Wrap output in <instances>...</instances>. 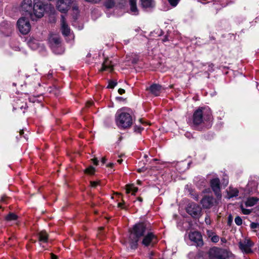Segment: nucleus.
<instances>
[{
  "instance_id": "obj_15",
  "label": "nucleus",
  "mask_w": 259,
  "mask_h": 259,
  "mask_svg": "<svg viewBox=\"0 0 259 259\" xmlns=\"http://www.w3.org/2000/svg\"><path fill=\"white\" fill-rule=\"evenodd\" d=\"M61 30L63 35L67 36L70 33V28L66 23L65 18L64 15H61Z\"/></svg>"
},
{
  "instance_id": "obj_43",
  "label": "nucleus",
  "mask_w": 259,
  "mask_h": 259,
  "mask_svg": "<svg viewBox=\"0 0 259 259\" xmlns=\"http://www.w3.org/2000/svg\"><path fill=\"white\" fill-rule=\"evenodd\" d=\"M113 165V163H110L109 164H108L107 165V166H109V167H112Z\"/></svg>"
},
{
  "instance_id": "obj_7",
  "label": "nucleus",
  "mask_w": 259,
  "mask_h": 259,
  "mask_svg": "<svg viewBox=\"0 0 259 259\" xmlns=\"http://www.w3.org/2000/svg\"><path fill=\"white\" fill-rule=\"evenodd\" d=\"M143 237L142 243L145 246H153L157 242L156 236L149 231Z\"/></svg>"
},
{
  "instance_id": "obj_46",
  "label": "nucleus",
  "mask_w": 259,
  "mask_h": 259,
  "mask_svg": "<svg viewBox=\"0 0 259 259\" xmlns=\"http://www.w3.org/2000/svg\"><path fill=\"white\" fill-rule=\"evenodd\" d=\"M138 200L139 201H140V202H142V201H143L142 198H141V197H139V198H138Z\"/></svg>"
},
{
  "instance_id": "obj_28",
  "label": "nucleus",
  "mask_w": 259,
  "mask_h": 259,
  "mask_svg": "<svg viewBox=\"0 0 259 259\" xmlns=\"http://www.w3.org/2000/svg\"><path fill=\"white\" fill-rule=\"evenodd\" d=\"M117 83L116 81L110 80L107 88L113 89L116 85Z\"/></svg>"
},
{
  "instance_id": "obj_34",
  "label": "nucleus",
  "mask_w": 259,
  "mask_h": 259,
  "mask_svg": "<svg viewBox=\"0 0 259 259\" xmlns=\"http://www.w3.org/2000/svg\"><path fill=\"white\" fill-rule=\"evenodd\" d=\"M233 218L231 215H230L228 217V224L231 225L232 222Z\"/></svg>"
},
{
  "instance_id": "obj_39",
  "label": "nucleus",
  "mask_w": 259,
  "mask_h": 259,
  "mask_svg": "<svg viewBox=\"0 0 259 259\" xmlns=\"http://www.w3.org/2000/svg\"><path fill=\"white\" fill-rule=\"evenodd\" d=\"M51 259H57L58 257L54 254L51 253Z\"/></svg>"
},
{
  "instance_id": "obj_29",
  "label": "nucleus",
  "mask_w": 259,
  "mask_h": 259,
  "mask_svg": "<svg viewBox=\"0 0 259 259\" xmlns=\"http://www.w3.org/2000/svg\"><path fill=\"white\" fill-rule=\"evenodd\" d=\"M235 222L236 225L239 226L241 225L242 223V219L239 217H237L235 219Z\"/></svg>"
},
{
  "instance_id": "obj_44",
  "label": "nucleus",
  "mask_w": 259,
  "mask_h": 259,
  "mask_svg": "<svg viewBox=\"0 0 259 259\" xmlns=\"http://www.w3.org/2000/svg\"><path fill=\"white\" fill-rule=\"evenodd\" d=\"M87 104H88V106H91L92 104V102H88L87 103Z\"/></svg>"
},
{
  "instance_id": "obj_16",
  "label": "nucleus",
  "mask_w": 259,
  "mask_h": 259,
  "mask_svg": "<svg viewBox=\"0 0 259 259\" xmlns=\"http://www.w3.org/2000/svg\"><path fill=\"white\" fill-rule=\"evenodd\" d=\"M114 65L112 63L111 61L108 59H106L102 64V67L100 71H112L113 70Z\"/></svg>"
},
{
  "instance_id": "obj_37",
  "label": "nucleus",
  "mask_w": 259,
  "mask_h": 259,
  "mask_svg": "<svg viewBox=\"0 0 259 259\" xmlns=\"http://www.w3.org/2000/svg\"><path fill=\"white\" fill-rule=\"evenodd\" d=\"M98 184L97 182H91V185L92 187H96Z\"/></svg>"
},
{
  "instance_id": "obj_40",
  "label": "nucleus",
  "mask_w": 259,
  "mask_h": 259,
  "mask_svg": "<svg viewBox=\"0 0 259 259\" xmlns=\"http://www.w3.org/2000/svg\"><path fill=\"white\" fill-rule=\"evenodd\" d=\"M94 163L95 164V165H97L98 164V161L97 160V158H94L92 159Z\"/></svg>"
},
{
  "instance_id": "obj_22",
  "label": "nucleus",
  "mask_w": 259,
  "mask_h": 259,
  "mask_svg": "<svg viewBox=\"0 0 259 259\" xmlns=\"http://www.w3.org/2000/svg\"><path fill=\"white\" fill-rule=\"evenodd\" d=\"M39 241L47 242L48 240V235L45 231H41L38 233Z\"/></svg>"
},
{
  "instance_id": "obj_12",
  "label": "nucleus",
  "mask_w": 259,
  "mask_h": 259,
  "mask_svg": "<svg viewBox=\"0 0 259 259\" xmlns=\"http://www.w3.org/2000/svg\"><path fill=\"white\" fill-rule=\"evenodd\" d=\"M189 239L194 242L197 246H202L203 244L201 235L197 231L192 232L189 235Z\"/></svg>"
},
{
  "instance_id": "obj_26",
  "label": "nucleus",
  "mask_w": 259,
  "mask_h": 259,
  "mask_svg": "<svg viewBox=\"0 0 259 259\" xmlns=\"http://www.w3.org/2000/svg\"><path fill=\"white\" fill-rule=\"evenodd\" d=\"M115 5L114 0H106L105 2V6L107 8H111Z\"/></svg>"
},
{
  "instance_id": "obj_10",
  "label": "nucleus",
  "mask_w": 259,
  "mask_h": 259,
  "mask_svg": "<svg viewBox=\"0 0 259 259\" xmlns=\"http://www.w3.org/2000/svg\"><path fill=\"white\" fill-rule=\"evenodd\" d=\"M210 187L214 192L216 197L219 200H221L222 198V194L220 188V181L218 178L212 179L210 182Z\"/></svg>"
},
{
  "instance_id": "obj_2",
  "label": "nucleus",
  "mask_w": 259,
  "mask_h": 259,
  "mask_svg": "<svg viewBox=\"0 0 259 259\" xmlns=\"http://www.w3.org/2000/svg\"><path fill=\"white\" fill-rule=\"evenodd\" d=\"M211 114L209 108L200 107L193 114V122L199 125L204 120H209L211 118Z\"/></svg>"
},
{
  "instance_id": "obj_20",
  "label": "nucleus",
  "mask_w": 259,
  "mask_h": 259,
  "mask_svg": "<svg viewBox=\"0 0 259 259\" xmlns=\"http://www.w3.org/2000/svg\"><path fill=\"white\" fill-rule=\"evenodd\" d=\"M130 10L134 15L138 14V10L137 7L136 0H130Z\"/></svg>"
},
{
  "instance_id": "obj_4",
  "label": "nucleus",
  "mask_w": 259,
  "mask_h": 259,
  "mask_svg": "<svg viewBox=\"0 0 259 259\" xmlns=\"http://www.w3.org/2000/svg\"><path fill=\"white\" fill-rule=\"evenodd\" d=\"M48 5L44 4L41 2H35L33 7V13L30 14L31 19L35 20V18L42 17Z\"/></svg>"
},
{
  "instance_id": "obj_31",
  "label": "nucleus",
  "mask_w": 259,
  "mask_h": 259,
  "mask_svg": "<svg viewBox=\"0 0 259 259\" xmlns=\"http://www.w3.org/2000/svg\"><path fill=\"white\" fill-rule=\"evenodd\" d=\"M211 240L213 242H218L219 240V237L217 235H213V236H212V237L211 238Z\"/></svg>"
},
{
  "instance_id": "obj_53",
  "label": "nucleus",
  "mask_w": 259,
  "mask_h": 259,
  "mask_svg": "<svg viewBox=\"0 0 259 259\" xmlns=\"http://www.w3.org/2000/svg\"><path fill=\"white\" fill-rule=\"evenodd\" d=\"M144 157H145V158H146V157H147V156L146 155H145Z\"/></svg>"
},
{
  "instance_id": "obj_25",
  "label": "nucleus",
  "mask_w": 259,
  "mask_h": 259,
  "mask_svg": "<svg viewBox=\"0 0 259 259\" xmlns=\"http://www.w3.org/2000/svg\"><path fill=\"white\" fill-rule=\"evenodd\" d=\"M50 41L56 45H58L61 42L60 37L57 36H52L50 39Z\"/></svg>"
},
{
  "instance_id": "obj_9",
  "label": "nucleus",
  "mask_w": 259,
  "mask_h": 259,
  "mask_svg": "<svg viewBox=\"0 0 259 259\" xmlns=\"http://www.w3.org/2000/svg\"><path fill=\"white\" fill-rule=\"evenodd\" d=\"M187 212L193 218H198L201 213V208L199 205L192 203L188 205Z\"/></svg>"
},
{
  "instance_id": "obj_11",
  "label": "nucleus",
  "mask_w": 259,
  "mask_h": 259,
  "mask_svg": "<svg viewBox=\"0 0 259 259\" xmlns=\"http://www.w3.org/2000/svg\"><path fill=\"white\" fill-rule=\"evenodd\" d=\"M220 200L217 197L215 199L211 196H205L201 200V203L204 208H210L214 204H218Z\"/></svg>"
},
{
  "instance_id": "obj_27",
  "label": "nucleus",
  "mask_w": 259,
  "mask_h": 259,
  "mask_svg": "<svg viewBox=\"0 0 259 259\" xmlns=\"http://www.w3.org/2000/svg\"><path fill=\"white\" fill-rule=\"evenodd\" d=\"M95 169L93 166H90L85 170V172L88 174L92 175L94 173Z\"/></svg>"
},
{
  "instance_id": "obj_17",
  "label": "nucleus",
  "mask_w": 259,
  "mask_h": 259,
  "mask_svg": "<svg viewBox=\"0 0 259 259\" xmlns=\"http://www.w3.org/2000/svg\"><path fill=\"white\" fill-rule=\"evenodd\" d=\"M149 90L150 92L155 96H159L161 92V86L157 84L151 85Z\"/></svg>"
},
{
  "instance_id": "obj_36",
  "label": "nucleus",
  "mask_w": 259,
  "mask_h": 259,
  "mask_svg": "<svg viewBox=\"0 0 259 259\" xmlns=\"http://www.w3.org/2000/svg\"><path fill=\"white\" fill-rule=\"evenodd\" d=\"M257 226H258V224L256 223H252L250 224V227L252 229H255L257 227Z\"/></svg>"
},
{
  "instance_id": "obj_24",
  "label": "nucleus",
  "mask_w": 259,
  "mask_h": 259,
  "mask_svg": "<svg viewBox=\"0 0 259 259\" xmlns=\"http://www.w3.org/2000/svg\"><path fill=\"white\" fill-rule=\"evenodd\" d=\"M17 216L14 213H10L6 217V220L7 221H11L16 220Z\"/></svg>"
},
{
  "instance_id": "obj_19",
  "label": "nucleus",
  "mask_w": 259,
  "mask_h": 259,
  "mask_svg": "<svg viewBox=\"0 0 259 259\" xmlns=\"http://www.w3.org/2000/svg\"><path fill=\"white\" fill-rule=\"evenodd\" d=\"M259 200L257 197H251L247 198L245 202V205L247 207H251L254 205Z\"/></svg>"
},
{
  "instance_id": "obj_50",
  "label": "nucleus",
  "mask_w": 259,
  "mask_h": 259,
  "mask_svg": "<svg viewBox=\"0 0 259 259\" xmlns=\"http://www.w3.org/2000/svg\"><path fill=\"white\" fill-rule=\"evenodd\" d=\"M122 205V203H118V206H119V207H121V206Z\"/></svg>"
},
{
  "instance_id": "obj_45",
  "label": "nucleus",
  "mask_w": 259,
  "mask_h": 259,
  "mask_svg": "<svg viewBox=\"0 0 259 259\" xmlns=\"http://www.w3.org/2000/svg\"><path fill=\"white\" fill-rule=\"evenodd\" d=\"M122 159H118V160H117V162H118L119 163H121L122 162Z\"/></svg>"
},
{
  "instance_id": "obj_32",
  "label": "nucleus",
  "mask_w": 259,
  "mask_h": 259,
  "mask_svg": "<svg viewBox=\"0 0 259 259\" xmlns=\"http://www.w3.org/2000/svg\"><path fill=\"white\" fill-rule=\"evenodd\" d=\"M242 211L244 214H249L251 211L249 209L243 208L242 206H241Z\"/></svg>"
},
{
  "instance_id": "obj_41",
  "label": "nucleus",
  "mask_w": 259,
  "mask_h": 259,
  "mask_svg": "<svg viewBox=\"0 0 259 259\" xmlns=\"http://www.w3.org/2000/svg\"><path fill=\"white\" fill-rule=\"evenodd\" d=\"M85 1L87 2H93V3H97L99 2L98 0H85Z\"/></svg>"
},
{
  "instance_id": "obj_33",
  "label": "nucleus",
  "mask_w": 259,
  "mask_h": 259,
  "mask_svg": "<svg viewBox=\"0 0 259 259\" xmlns=\"http://www.w3.org/2000/svg\"><path fill=\"white\" fill-rule=\"evenodd\" d=\"M207 235L209 237H212V236H213V232L210 230H207Z\"/></svg>"
},
{
  "instance_id": "obj_14",
  "label": "nucleus",
  "mask_w": 259,
  "mask_h": 259,
  "mask_svg": "<svg viewBox=\"0 0 259 259\" xmlns=\"http://www.w3.org/2000/svg\"><path fill=\"white\" fill-rule=\"evenodd\" d=\"M32 4L31 0H23L21 4L22 10L28 12L29 14H31L30 12L32 10Z\"/></svg>"
},
{
  "instance_id": "obj_48",
  "label": "nucleus",
  "mask_w": 259,
  "mask_h": 259,
  "mask_svg": "<svg viewBox=\"0 0 259 259\" xmlns=\"http://www.w3.org/2000/svg\"><path fill=\"white\" fill-rule=\"evenodd\" d=\"M139 121H140L141 123H143V119H142L140 118V119H139Z\"/></svg>"
},
{
  "instance_id": "obj_51",
  "label": "nucleus",
  "mask_w": 259,
  "mask_h": 259,
  "mask_svg": "<svg viewBox=\"0 0 259 259\" xmlns=\"http://www.w3.org/2000/svg\"><path fill=\"white\" fill-rule=\"evenodd\" d=\"M1 200H2V201H4V197H2V198Z\"/></svg>"
},
{
  "instance_id": "obj_8",
  "label": "nucleus",
  "mask_w": 259,
  "mask_h": 259,
  "mask_svg": "<svg viewBox=\"0 0 259 259\" xmlns=\"http://www.w3.org/2000/svg\"><path fill=\"white\" fill-rule=\"evenodd\" d=\"M73 0H57L56 8L61 13H66L71 8Z\"/></svg>"
},
{
  "instance_id": "obj_47",
  "label": "nucleus",
  "mask_w": 259,
  "mask_h": 259,
  "mask_svg": "<svg viewBox=\"0 0 259 259\" xmlns=\"http://www.w3.org/2000/svg\"><path fill=\"white\" fill-rule=\"evenodd\" d=\"M23 133H24V132H23V130L20 131V135H22Z\"/></svg>"
},
{
  "instance_id": "obj_52",
  "label": "nucleus",
  "mask_w": 259,
  "mask_h": 259,
  "mask_svg": "<svg viewBox=\"0 0 259 259\" xmlns=\"http://www.w3.org/2000/svg\"><path fill=\"white\" fill-rule=\"evenodd\" d=\"M138 171L139 172H141V169H139L138 170Z\"/></svg>"
},
{
  "instance_id": "obj_21",
  "label": "nucleus",
  "mask_w": 259,
  "mask_h": 259,
  "mask_svg": "<svg viewBox=\"0 0 259 259\" xmlns=\"http://www.w3.org/2000/svg\"><path fill=\"white\" fill-rule=\"evenodd\" d=\"M228 198H231L233 197H236L238 195L239 191L236 188L230 187L229 190L227 191Z\"/></svg>"
},
{
  "instance_id": "obj_1",
  "label": "nucleus",
  "mask_w": 259,
  "mask_h": 259,
  "mask_svg": "<svg viewBox=\"0 0 259 259\" xmlns=\"http://www.w3.org/2000/svg\"><path fill=\"white\" fill-rule=\"evenodd\" d=\"M148 231V228L144 223L135 225L131 231L129 236V242L131 247L136 248L139 239L143 237Z\"/></svg>"
},
{
  "instance_id": "obj_35",
  "label": "nucleus",
  "mask_w": 259,
  "mask_h": 259,
  "mask_svg": "<svg viewBox=\"0 0 259 259\" xmlns=\"http://www.w3.org/2000/svg\"><path fill=\"white\" fill-rule=\"evenodd\" d=\"M205 222L206 224L209 225L210 224V220L208 216H206L205 219Z\"/></svg>"
},
{
  "instance_id": "obj_38",
  "label": "nucleus",
  "mask_w": 259,
  "mask_h": 259,
  "mask_svg": "<svg viewBox=\"0 0 259 259\" xmlns=\"http://www.w3.org/2000/svg\"><path fill=\"white\" fill-rule=\"evenodd\" d=\"M118 92L119 94L122 95L125 93V90L122 89H119L118 90Z\"/></svg>"
},
{
  "instance_id": "obj_5",
  "label": "nucleus",
  "mask_w": 259,
  "mask_h": 259,
  "mask_svg": "<svg viewBox=\"0 0 259 259\" xmlns=\"http://www.w3.org/2000/svg\"><path fill=\"white\" fill-rule=\"evenodd\" d=\"M17 26L20 32L23 34H27L31 29V25L28 19L20 18L17 21Z\"/></svg>"
},
{
  "instance_id": "obj_30",
  "label": "nucleus",
  "mask_w": 259,
  "mask_h": 259,
  "mask_svg": "<svg viewBox=\"0 0 259 259\" xmlns=\"http://www.w3.org/2000/svg\"><path fill=\"white\" fill-rule=\"evenodd\" d=\"M169 4L173 7H176L180 0H167Z\"/></svg>"
},
{
  "instance_id": "obj_23",
  "label": "nucleus",
  "mask_w": 259,
  "mask_h": 259,
  "mask_svg": "<svg viewBox=\"0 0 259 259\" xmlns=\"http://www.w3.org/2000/svg\"><path fill=\"white\" fill-rule=\"evenodd\" d=\"M138 191V188L134 187V185L130 184L126 186V193L127 194L132 192L133 195H135Z\"/></svg>"
},
{
  "instance_id": "obj_49",
  "label": "nucleus",
  "mask_w": 259,
  "mask_h": 259,
  "mask_svg": "<svg viewBox=\"0 0 259 259\" xmlns=\"http://www.w3.org/2000/svg\"><path fill=\"white\" fill-rule=\"evenodd\" d=\"M33 45V43L32 42H30L29 43V46L31 47H32V45Z\"/></svg>"
},
{
  "instance_id": "obj_13",
  "label": "nucleus",
  "mask_w": 259,
  "mask_h": 259,
  "mask_svg": "<svg viewBox=\"0 0 259 259\" xmlns=\"http://www.w3.org/2000/svg\"><path fill=\"white\" fill-rule=\"evenodd\" d=\"M253 243L249 239H245L243 242H240L239 244L240 249L246 253L251 252V247Z\"/></svg>"
},
{
  "instance_id": "obj_18",
  "label": "nucleus",
  "mask_w": 259,
  "mask_h": 259,
  "mask_svg": "<svg viewBox=\"0 0 259 259\" xmlns=\"http://www.w3.org/2000/svg\"><path fill=\"white\" fill-rule=\"evenodd\" d=\"M141 6L143 8H152L155 7V3L153 0H140Z\"/></svg>"
},
{
  "instance_id": "obj_3",
  "label": "nucleus",
  "mask_w": 259,
  "mask_h": 259,
  "mask_svg": "<svg viewBox=\"0 0 259 259\" xmlns=\"http://www.w3.org/2000/svg\"><path fill=\"white\" fill-rule=\"evenodd\" d=\"M116 122L118 126L125 128L132 125L133 119L128 113L117 112L116 114Z\"/></svg>"
},
{
  "instance_id": "obj_6",
  "label": "nucleus",
  "mask_w": 259,
  "mask_h": 259,
  "mask_svg": "<svg viewBox=\"0 0 259 259\" xmlns=\"http://www.w3.org/2000/svg\"><path fill=\"white\" fill-rule=\"evenodd\" d=\"M210 254L217 259H226L230 257L231 253L226 249H222L218 248H212L210 250Z\"/></svg>"
},
{
  "instance_id": "obj_42",
  "label": "nucleus",
  "mask_w": 259,
  "mask_h": 259,
  "mask_svg": "<svg viewBox=\"0 0 259 259\" xmlns=\"http://www.w3.org/2000/svg\"><path fill=\"white\" fill-rule=\"evenodd\" d=\"M106 158L105 157H103L102 159L101 162H102L103 164H104L106 162Z\"/></svg>"
}]
</instances>
